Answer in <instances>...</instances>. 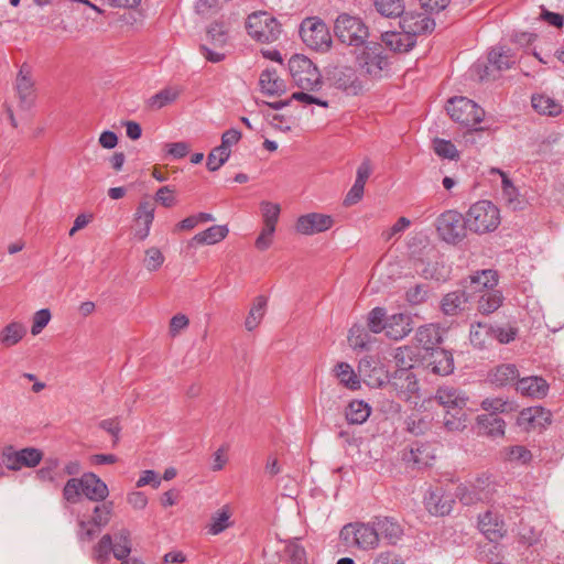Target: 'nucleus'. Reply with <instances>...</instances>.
<instances>
[{"label": "nucleus", "instance_id": "18", "mask_svg": "<svg viewBox=\"0 0 564 564\" xmlns=\"http://www.w3.org/2000/svg\"><path fill=\"white\" fill-rule=\"evenodd\" d=\"M478 528L490 542H498L507 532L505 521L491 510L478 517Z\"/></svg>", "mask_w": 564, "mask_h": 564}, {"label": "nucleus", "instance_id": "19", "mask_svg": "<svg viewBox=\"0 0 564 564\" xmlns=\"http://www.w3.org/2000/svg\"><path fill=\"white\" fill-rule=\"evenodd\" d=\"M454 499L446 495L442 488L430 489L424 497V506L432 516L444 517L449 514Z\"/></svg>", "mask_w": 564, "mask_h": 564}, {"label": "nucleus", "instance_id": "12", "mask_svg": "<svg viewBox=\"0 0 564 564\" xmlns=\"http://www.w3.org/2000/svg\"><path fill=\"white\" fill-rule=\"evenodd\" d=\"M465 219L456 210H446L436 219L440 237L448 243H457L465 237Z\"/></svg>", "mask_w": 564, "mask_h": 564}, {"label": "nucleus", "instance_id": "34", "mask_svg": "<svg viewBox=\"0 0 564 564\" xmlns=\"http://www.w3.org/2000/svg\"><path fill=\"white\" fill-rule=\"evenodd\" d=\"M473 484L478 496L481 498V502L491 501L498 491V484L495 481L494 477L488 474L477 476L473 480Z\"/></svg>", "mask_w": 564, "mask_h": 564}, {"label": "nucleus", "instance_id": "55", "mask_svg": "<svg viewBox=\"0 0 564 564\" xmlns=\"http://www.w3.org/2000/svg\"><path fill=\"white\" fill-rule=\"evenodd\" d=\"M455 495L459 499V501L465 506L481 502V498L480 496H478L476 489L474 488L473 481L458 485L456 487Z\"/></svg>", "mask_w": 564, "mask_h": 564}, {"label": "nucleus", "instance_id": "23", "mask_svg": "<svg viewBox=\"0 0 564 564\" xmlns=\"http://www.w3.org/2000/svg\"><path fill=\"white\" fill-rule=\"evenodd\" d=\"M229 234L227 225H214L195 236H193L187 242V249H195L198 246L216 245L223 241Z\"/></svg>", "mask_w": 564, "mask_h": 564}, {"label": "nucleus", "instance_id": "42", "mask_svg": "<svg viewBox=\"0 0 564 564\" xmlns=\"http://www.w3.org/2000/svg\"><path fill=\"white\" fill-rule=\"evenodd\" d=\"M26 334L25 327L18 322L9 323L0 333V343L6 347L17 345Z\"/></svg>", "mask_w": 564, "mask_h": 564}, {"label": "nucleus", "instance_id": "40", "mask_svg": "<svg viewBox=\"0 0 564 564\" xmlns=\"http://www.w3.org/2000/svg\"><path fill=\"white\" fill-rule=\"evenodd\" d=\"M412 330L410 315L400 313L390 316V339L399 340Z\"/></svg>", "mask_w": 564, "mask_h": 564}, {"label": "nucleus", "instance_id": "27", "mask_svg": "<svg viewBox=\"0 0 564 564\" xmlns=\"http://www.w3.org/2000/svg\"><path fill=\"white\" fill-rule=\"evenodd\" d=\"M261 91L268 96H280L286 91L285 82L278 75L274 68L261 72L259 78Z\"/></svg>", "mask_w": 564, "mask_h": 564}, {"label": "nucleus", "instance_id": "21", "mask_svg": "<svg viewBox=\"0 0 564 564\" xmlns=\"http://www.w3.org/2000/svg\"><path fill=\"white\" fill-rule=\"evenodd\" d=\"M498 283V276L494 270H482L474 275L469 276L468 281L463 283L464 290L469 293V297L473 294H484L487 291H491Z\"/></svg>", "mask_w": 564, "mask_h": 564}, {"label": "nucleus", "instance_id": "59", "mask_svg": "<svg viewBox=\"0 0 564 564\" xmlns=\"http://www.w3.org/2000/svg\"><path fill=\"white\" fill-rule=\"evenodd\" d=\"M433 149L435 153L441 158L449 160H455L458 158V151L451 141L444 139H435L433 141Z\"/></svg>", "mask_w": 564, "mask_h": 564}, {"label": "nucleus", "instance_id": "6", "mask_svg": "<svg viewBox=\"0 0 564 564\" xmlns=\"http://www.w3.org/2000/svg\"><path fill=\"white\" fill-rule=\"evenodd\" d=\"M300 36L311 50L326 53L332 47V35L327 24L318 17L304 19L300 24Z\"/></svg>", "mask_w": 564, "mask_h": 564}, {"label": "nucleus", "instance_id": "64", "mask_svg": "<svg viewBox=\"0 0 564 564\" xmlns=\"http://www.w3.org/2000/svg\"><path fill=\"white\" fill-rule=\"evenodd\" d=\"M429 290L423 284H415L405 293V300L412 305H419L426 301Z\"/></svg>", "mask_w": 564, "mask_h": 564}, {"label": "nucleus", "instance_id": "63", "mask_svg": "<svg viewBox=\"0 0 564 564\" xmlns=\"http://www.w3.org/2000/svg\"><path fill=\"white\" fill-rule=\"evenodd\" d=\"M51 311L48 308H41L35 312L33 316V324L31 327L32 335H39L50 323L51 321Z\"/></svg>", "mask_w": 564, "mask_h": 564}, {"label": "nucleus", "instance_id": "28", "mask_svg": "<svg viewBox=\"0 0 564 564\" xmlns=\"http://www.w3.org/2000/svg\"><path fill=\"white\" fill-rule=\"evenodd\" d=\"M435 400L447 410L464 408L467 398L453 387H441L435 394Z\"/></svg>", "mask_w": 564, "mask_h": 564}, {"label": "nucleus", "instance_id": "29", "mask_svg": "<svg viewBox=\"0 0 564 564\" xmlns=\"http://www.w3.org/2000/svg\"><path fill=\"white\" fill-rule=\"evenodd\" d=\"M549 390L547 382L541 377H525L517 382V391L531 398H543Z\"/></svg>", "mask_w": 564, "mask_h": 564}, {"label": "nucleus", "instance_id": "60", "mask_svg": "<svg viewBox=\"0 0 564 564\" xmlns=\"http://www.w3.org/2000/svg\"><path fill=\"white\" fill-rule=\"evenodd\" d=\"M155 208L149 200L140 202L135 210V220L151 226L154 220Z\"/></svg>", "mask_w": 564, "mask_h": 564}, {"label": "nucleus", "instance_id": "44", "mask_svg": "<svg viewBox=\"0 0 564 564\" xmlns=\"http://www.w3.org/2000/svg\"><path fill=\"white\" fill-rule=\"evenodd\" d=\"M502 294L500 291L492 289L479 295L478 311L482 314H490L497 311L502 304Z\"/></svg>", "mask_w": 564, "mask_h": 564}, {"label": "nucleus", "instance_id": "51", "mask_svg": "<svg viewBox=\"0 0 564 564\" xmlns=\"http://www.w3.org/2000/svg\"><path fill=\"white\" fill-rule=\"evenodd\" d=\"M267 306V297L260 295L256 297L252 307L246 318L245 326L248 330H253L261 322Z\"/></svg>", "mask_w": 564, "mask_h": 564}, {"label": "nucleus", "instance_id": "10", "mask_svg": "<svg viewBox=\"0 0 564 564\" xmlns=\"http://www.w3.org/2000/svg\"><path fill=\"white\" fill-rule=\"evenodd\" d=\"M329 84L346 95L357 96L362 90V82L351 66L336 65L326 68Z\"/></svg>", "mask_w": 564, "mask_h": 564}, {"label": "nucleus", "instance_id": "36", "mask_svg": "<svg viewBox=\"0 0 564 564\" xmlns=\"http://www.w3.org/2000/svg\"><path fill=\"white\" fill-rule=\"evenodd\" d=\"M479 429L491 437H499L505 434L506 423L502 419L492 414H482L477 416Z\"/></svg>", "mask_w": 564, "mask_h": 564}, {"label": "nucleus", "instance_id": "1", "mask_svg": "<svg viewBox=\"0 0 564 564\" xmlns=\"http://www.w3.org/2000/svg\"><path fill=\"white\" fill-rule=\"evenodd\" d=\"M435 21L416 11H405L404 0H390V51L405 53L421 34L432 33Z\"/></svg>", "mask_w": 564, "mask_h": 564}, {"label": "nucleus", "instance_id": "8", "mask_svg": "<svg viewBox=\"0 0 564 564\" xmlns=\"http://www.w3.org/2000/svg\"><path fill=\"white\" fill-rule=\"evenodd\" d=\"M362 47L361 53L356 57L358 65L369 76L381 77L382 72L388 67L384 46L379 42L369 41Z\"/></svg>", "mask_w": 564, "mask_h": 564}, {"label": "nucleus", "instance_id": "49", "mask_svg": "<svg viewBox=\"0 0 564 564\" xmlns=\"http://www.w3.org/2000/svg\"><path fill=\"white\" fill-rule=\"evenodd\" d=\"M492 330L494 327L486 323L478 322L473 324L469 334L470 343L477 348L485 347L488 340L491 339Z\"/></svg>", "mask_w": 564, "mask_h": 564}, {"label": "nucleus", "instance_id": "47", "mask_svg": "<svg viewBox=\"0 0 564 564\" xmlns=\"http://www.w3.org/2000/svg\"><path fill=\"white\" fill-rule=\"evenodd\" d=\"M261 212L263 218V227L267 228V232L274 234L275 226L281 213L280 205L271 202H262Z\"/></svg>", "mask_w": 564, "mask_h": 564}, {"label": "nucleus", "instance_id": "61", "mask_svg": "<svg viewBox=\"0 0 564 564\" xmlns=\"http://www.w3.org/2000/svg\"><path fill=\"white\" fill-rule=\"evenodd\" d=\"M481 409L495 415L496 413H503L511 410V406L509 402L502 398H487L481 402Z\"/></svg>", "mask_w": 564, "mask_h": 564}, {"label": "nucleus", "instance_id": "33", "mask_svg": "<svg viewBox=\"0 0 564 564\" xmlns=\"http://www.w3.org/2000/svg\"><path fill=\"white\" fill-rule=\"evenodd\" d=\"M183 89L180 87L167 86L153 96H151L147 105L152 109H162L167 105L173 104L181 96Z\"/></svg>", "mask_w": 564, "mask_h": 564}, {"label": "nucleus", "instance_id": "5", "mask_svg": "<svg viewBox=\"0 0 564 564\" xmlns=\"http://www.w3.org/2000/svg\"><path fill=\"white\" fill-rule=\"evenodd\" d=\"M294 84L303 90L315 91L322 86L318 67L305 55L294 54L288 62Z\"/></svg>", "mask_w": 564, "mask_h": 564}, {"label": "nucleus", "instance_id": "37", "mask_svg": "<svg viewBox=\"0 0 564 564\" xmlns=\"http://www.w3.org/2000/svg\"><path fill=\"white\" fill-rule=\"evenodd\" d=\"M531 102L540 115L555 117L562 112V105L547 95H533Z\"/></svg>", "mask_w": 564, "mask_h": 564}, {"label": "nucleus", "instance_id": "41", "mask_svg": "<svg viewBox=\"0 0 564 564\" xmlns=\"http://www.w3.org/2000/svg\"><path fill=\"white\" fill-rule=\"evenodd\" d=\"M489 64L498 70L509 69L516 64V57L511 51L503 47H495L488 54Z\"/></svg>", "mask_w": 564, "mask_h": 564}, {"label": "nucleus", "instance_id": "53", "mask_svg": "<svg viewBox=\"0 0 564 564\" xmlns=\"http://www.w3.org/2000/svg\"><path fill=\"white\" fill-rule=\"evenodd\" d=\"M113 506L112 501H102L101 505H97L93 510V517L89 521L101 529L107 527L113 512Z\"/></svg>", "mask_w": 564, "mask_h": 564}, {"label": "nucleus", "instance_id": "17", "mask_svg": "<svg viewBox=\"0 0 564 564\" xmlns=\"http://www.w3.org/2000/svg\"><path fill=\"white\" fill-rule=\"evenodd\" d=\"M435 459L434 449L429 444L414 443L402 454V460L413 469H422Z\"/></svg>", "mask_w": 564, "mask_h": 564}, {"label": "nucleus", "instance_id": "50", "mask_svg": "<svg viewBox=\"0 0 564 564\" xmlns=\"http://www.w3.org/2000/svg\"><path fill=\"white\" fill-rule=\"evenodd\" d=\"M491 174H499L501 176V185H502V197L503 199L513 208L520 204L518 199V189L512 184L511 180L507 176L505 172L499 169H491Z\"/></svg>", "mask_w": 564, "mask_h": 564}, {"label": "nucleus", "instance_id": "14", "mask_svg": "<svg viewBox=\"0 0 564 564\" xmlns=\"http://www.w3.org/2000/svg\"><path fill=\"white\" fill-rule=\"evenodd\" d=\"M333 225L334 219L332 216L321 213H308L296 219L295 229L301 235L312 236L327 231Z\"/></svg>", "mask_w": 564, "mask_h": 564}, {"label": "nucleus", "instance_id": "35", "mask_svg": "<svg viewBox=\"0 0 564 564\" xmlns=\"http://www.w3.org/2000/svg\"><path fill=\"white\" fill-rule=\"evenodd\" d=\"M420 357L421 354L417 347L404 346L397 348L393 356L395 367L398 368L397 370L406 369L408 371H411Z\"/></svg>", "mask_w": 564, "mask_h": 564}, {"label": "nucleus", "instance_id": "3", "mask_svg": "<svg viewBox=\"0 0 564 564\" xmlns=\"http://www.w3.org/2000/svg\"><path fill=\"white\" fill-rule=\"evenodd\" d=\"M500 221V210L489 200L473 204L465 216L467 229L478 235L495 231Z\"/></svg>", "mask_w": 564, "mask_h": 564}, {"label": "nucleus", "instance_id": "25", "mask_svg": "<svg viewBox=\"0 0 564 564\" xmlns=\"http://www.w3.org/2000/svg\"><path fill=\"white\" fill-rule=\"evenodd\" d=\"M414 265L416 272L424 279L444 282L449 276V269L438 258L420 260Z\"/></svg>", "mask_w": 564, "mask_h": 564}, {"label": "nucleus", "instance_id": "30", "mask_svg": "<svg viewBox=\"0 0 564 564\" xmlns=\"http://www.w3.org/2000/svg\"><path fill=\"white\" fill-rule=\"evenodd\" d=\"M415 337L419 344L425 349V352L435 349L434 346L441 344L443 340L442 329L435 324L421 326Z\"/></svg>", "mask_w": 564, "mask_h": 564}, {"label": "nucleus", "instance_id": "24", "mask_svg": "<svg viewBox=\"0 0 564 564\" xmlns=\"http://www.w3.org/2000/svg\"><path fill=\"white\" fill-rule=\"evenodd\" d=\"M367 326L355 323L348 332V344L355 351H369L376 343V338Z\"/></svg>", "mask_w": 564, "mask_h": 564}, {"label": "nucleus", "instance_id": "22", "mask_svg": "<svg viewBox=\"0 0 564 564\" xmlns=\"http://www.w3.org/2000/svg\"><path fill=\"white\" fill-rule=\"evenodd\" d=\"M83 495L90 501L102 502L109 495L107 484L94 473L83 474Z\"/></svg>", "mask_w": 564, "mask_h": 564}, {"label": "nucleus", "instance_id": "26", "mask_svg": "<svg viewBox=\"0 0 564 564\" xmlns=\"http://www.w3.org/2000/svg\"><path fill=\"white\" fill-rule=\"evenodd\" d=\"M469 300L466 290L449 292L442 297L441 310L447 316H456L468 307Z\"/></svg>", "mask_w": 564, "mask_h": 564}, {"label": "nucleus", "instance_id": "58", "mask_svg": "<svg viewBox=\"0 0 564 564\" xmlns=\"http://www.w3.org/2000/svg\"><path fill=\"white\" fill-rule=\"evenodd\" d=\"M242 134L238 129L231 128L226 130L221 134V143L217 147V152H221V154H227L230 156L231 150L230 148L237 144Z\"/></svg>", "mask_w": 564, "mask_h": 564}, {"label": "nucleus", "instance_id": "46", "mask_svg": "<svg viewBox=\"0 0 564 564\" xmlns=\"http://www.w3.org/2000/svg\"><path fill=\"white\" fill-rule=\"evenodd\" d=\"M33 80L31 77H17V93L20 99V106L24 109H29L33 102Z\"/></svg>", "mask_w": 564, "mask_h": 564}, {"label": "nucleus", "instance_id": "11", "mask_svg": "<svg viewBox=\"0 0 564 564\" xmlns=\"http://www.w3.org/2000/svg\"><path fill=\"white\" fill-rule=\"evenodd\" d=\"M43 458L41 449L35 447H25L15 449L12 445L2 448L1 460L9 470H20L23 467H36Z\"/></svg>", "mask_w": 564, "mask_h": 564}, {"label": "nucleus", "instance_id": "16", "mask_svg": "<svg viewBox=\"0 0 564 564\" xmlns=\"http://www.w3.org/2000/svg\"><path fill=\"white\" fill-rule=\"evenodd\" d=\"M425 367L438 376H448L454 371V358L451 351L443 348L432 349L422 356Z\"/></svg>", "mask_w": 564, "mask_h": 564}, {"label": "nucleus", "instance_id": "9", "mask_svg": "<svg viewBox=\"0 0 564 564\" xmlns=\"http://www.w3.org/2000/svg\"><path fill=\"white\" fill-rule=\"evenodd\" d=\"M446 110L454 121L465 127H474L480 123L485 116L484 109L466 97L451 98Z\"/></svg>", "mask_w": 564, "mask_h": 564}, {"label": "nucleus", "instance_id": "56", "mask_svg": "<svg viewBox=\"0 0 564 564\" xmlns=\"http://www.w3.org/2000/svg\"><path fill=\"white\" fill-rule=\"evenodd\" d=\"M113 550V540L110 534H105L101 536L99 542L94 546V557L96 561L105 564L112 553Z\"/></svg>", "mask_w": 564, "mask_h": 564}, {"label": "nucleus", "instance_id": "48", "mask_svg": "<svg viewBox=\"0 0 564 564\" xmlns=\"http://www.w3.org/2000/svg\"><path fill=\"white\" fill-rule=\"evenodd\" d=\"M284 553L290 564H307V553L300 539L286 541Z\"/></svg>", "mask_w": 564, "mask_h": 564}, {"label": "nucleus", "instance_id": "62", "mask_svg": "<svg viewBox=\"0 0 564 564\" xmlns=\"http://www.w3.org/2000/svg\"><path fill=\"white\" fill-rule=\"evenodd\" d=\"M164 262V256L159 248L151 247L145 251L144 264L149 271H156Z\"/></svg>", "mask_w": 564, "mask_h": 564}, {"label": "nucleus", "instance_id": "2", "mask_svg": "<svg viewBox=\"0 0 564 564\" xmlns=\"http://www.w3.org/2000/svg\"><path fill=\"white\" fill-rule=\"evenodd\" d=\"M380 535L388 536V518L375 517L371 522H352L345 524L339 538L348 547L372 550L378 546Z\"/></svg>", "mask_w": 564, "mask_h": 564}, {"label": "nucleus", "instance_id": "43", "mask_svg": "<svg viewBox=\"0 0 564 564\" xmlns=\"http://www.w3.org/2000/svg\"><path fill=\"white\" fill-rule=\"evenodd\" d=\"M131 551L132 543L130 538V531L128 529H121L115 535L112 554L117 560L123 561L130 555Z\"/></svg>", "mask_w": 564, "mask_h": 564}, {"label": "nucleus", "instance_id": "7", "mask_svg": "<svg viewBox=\"0 0 564 564\" xmlns=\"http://www.w3.org/2000/svg\"><path fill=\"white\" fill-rule=\"evenodd\" d=\"M334 30L337 39L349 46L358 48L368 42L369 30L360 18L347 13L339 14Z\"/></svg>", "mask_w": 564, "mask_h": 564}, {"label": "nucleus", "instance_id": "15", "mask_svg": "<svg viewBox=\"0 0 564 564\" xmlns=\"http://www.w3.org/2000/svg\"><path fill=\"white\" fill-rule=\"evenodd\" d=\"M358 371L371 388H380L388 382V369L373 357L366 356L359 360Z\"/></svg>", "mask_w": 564, "mask_h": 564}, {"label": "nucleus", "instance_id": "4", "mask_svg": "<svg viewBox=\"0 0 564 564\" xmlns=\"http://www.w3.org/2000/svg\"><path fill=\"white\" fill-rule=\"evenodd\" d=\"M246 30L253 41L262 44L278 41L283 31L280 21L267 11H256L249 14Z\"/></svg>", "mask_w": 564, "mask_h": 564}, {"label": "nucleus", "instance_id": "20", "mask_svg": "<svg viewBox=\"0 0 564 564\" xmlns=\"http://www.w3.org/2000/svg\"><path fill=\"white\" fill-rule=\"evenodd\" d=\"M551 423V413L542 406L523 409L518 416V425L525 431L543 429Z\"/></svg>", "mask_w": 564, "mask_h": 564}, {"label": "nucleus", "instance_id": "57", "mask_svg": "<svg viewBox=\"0 0 564 564\" xmlns=\"http://www.w3.org/2000/svg\"><path fill=\"white\" fill-rule=\"evenodd\" d=\"M207 37L216 47H223L228 40L227 31L220 22H213L207 29Z\"/></svg>", "mask_w": 564, "mask_h": 564}, {"label": "nucleus", "instance_id": "13", "mask_svg": "<svg viewBox=\"0 0 564 564\" xmlns=\"http://www.w3.org/2000/svg\"><path fill=\"white\" fill-rule=\"evenodd\" d=\"M390 387L395 390L397 395L401 400L410 403V405H417V401L420 399L419 386L412 371H408L406 369L395 370L392 381H390Z\"/></svg>", "mask_w": 564, "mask_h": 564}, {"label": "nucleus", "instance_id": "39", "mask_svg": "<svg viewBox=\"0 0 564 564\" xmlns=\"http://www.w3.org/2000/svg\"><path fill=\"white\" fill-rule=\"evenodd\" d=\"M371 408L364 400H352L346 409V419L350 424H362L370 416Z\"/></svg>", "mask_w": 564, "mask_h": 564}, {"label": "nucleus", "instance_id": "31", "mask_svg": "<svg viewBox=\"0 0 564 564\" xmlns=\"http://www.w3.org/2000/svg\"><path fill=\"white\" fill-rule=\"evenodd\" d=\"M334 372L336 378L339 380V383L345 388L351 391H356L361 388L360 378L348 362H338L334 368Z\"/></svg>", "mask_w": 564, "mask_h": 564}, {"label": "nucleus", "instance_id": "52", "mask_svg": "<svg viewBox=\"0 0 564 564\" xmlns=\"http://www.w3.org/2000/svg\"><path fill=\"white\" fill-rule=\"evenodd\" d=\"M83 495V476L79 478H69L63 488V498L70 505H76L80 501Z\"/></svg>", "mask_w": 564, "mask_h": 564}, {"label": "nucleus", "instance_id": "54", "mask_svg": "<svg viewBox=\"0 0 564 564\" xmlns=\"http://www.w3.org/2000/svg\"><path fill=\"white\" fill-rule=\"evenodd\" d=\"M447 410L444 416V426L451 432L462 431L466 427V414L463 410Z\"/></svg>", "mask_w": 564, "mask_h": 564}, {"label": "nucleus", "instance_id": "38", "mask_svg": "<svg viewBox=\"0 0 564 564\" xmlns=\"http://www.w3.org/2000/svg\"><path fill=\"white\" fill-rule=\"evenodd\" d=\"M231 511L228 506H224L212 514L210 522L207 527L208 533L218 535L232 525L230 521Z\"/></svg>", "mask_w": 564, "mask_h": 564}, {"label": "nucleus", "instance_id": "32", "mask_svg": "<svg viewBox=\"0 0 564 564\" xmlns=\"http://www.w3.org/2000/svg\"><path fill=\"white\" fill-rule=\"evenodd\" d=\"M518 377L519 371L514 365L502 364L490 371L488 379L497 387H505L514 382Z\"/></svg>", "mask_w": 564, "mask_h": 564}, {"label": "nucleus", "instance_id": "45", "mask_svg": "<svg viewBox=\"0 0 564 564\" xmlns=\"http://www.w3.org/2000/svg\"><path fill=\"white\" fill-rule=\"evenodd\" d=\"M366 326L375 335L382 333L388 326L387 310L381 306L373 307L367 315Z\"/></svg>", "mask_w": 564, "mask_h": 564}]
</instances>
